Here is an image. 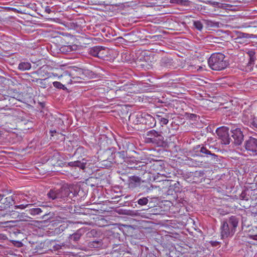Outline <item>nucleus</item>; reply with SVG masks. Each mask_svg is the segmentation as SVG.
Here are the masks:
<instances>
[{
    "mask_svg": "<svg viewBox=\"0 0 257 257\" xmlns=\"http://www.w3.org/2000/svg\"><path fill=\"white\" fill-rule=\"evenodd\" d=\"M238 219L236 217L232 216L221 221L220 234L222 238L231 237L234 234L238 226Z\"/></svg>",
    "mask_w": 257,
    "mask_h": 257,
    "instance_id": "nucleus-1",
    "label": "nucleus"
},
{
    "mask_svg": "<svg viewBox=\"0 0 257 257\" xmlns=\"http://www.w3.org/2000/svg\"><path fill=\"white\" fill-rule=\"evenodd\" d=\"M208 63L212 70L216 71L223 70L228 65L224 55L221 53L212 54L208 60Z\"/></svg>",
    "mask_w": 257,
    "mask_h": 257,
    "instance_id": "nucleus-2",
    "label": "nucleus"
},
{
    "mask_svg": "<svg viewBox=\"0 0 257 257\" xmlns=\"http://www.w3.org/2000/svg\"><path fill=\"white\" fill-rule=\"evenodd\" d=\"M147 139L149 140L148 142L161 145L164 142V137L160 132L154 130L148 131L146 134Z\"/></svg>",
    "mask_w": 257,
    "mask_h": 257,
    "instance_id": "nucleus-3",
    "label": "nucleus"
},
{
    "mask_svg": "<svg viewBox=\"0 0 257 257\" xmlns=\"http://www.w3.org/2000/svg\"><path fill=\"white\" fill-rule=\"evenodd\" d=\"M244 147L247 152L252 156L257 155V139L250 137L245 142Z\"/></svg>",
    "mask_w": 257,
    "mask_h": 257,
    "instance_id": "nucleus-4",
    "label": "nucleus"
},
{
    "mask_svg": "<svg viewBox=\"0 0 257 257\" xmlns=\"http://www.w3.org/2000/svg\"><path fill=\"white\" fill-rule=\"evenodd\" d=\"M137 118L140 119V120H137V122H140L141 123H144L150 127H154L156 125L155 118L149 114L144 113L139 116L137 115Z\"/></svg>",
    "mask_w": 257,
    "mask_h": 257,
    "instance_id": "nucleus-5",
    "label": "nucleus"
},
{
    "mask_svg": "<svg viewBox=\"0 0 257 257\" xmlns=\"http://www.w3.org/2000/svg\"><path fill=\"white\" fill-rule=\"evenodd\" d=\"M230 131L232 134L231 136L234 139V143L237 145H240L243 139V135L240 128L233 126L231 128Z\"/></svg>",
    "mask_w": 257,
    "mask_h": 257,
    "instance_id": "nucleus-6",
    "label": "nucleus"
},
{
    "mask_svg": "<svg viewBox=\"0 0 257 257\" xmlns=\"http://www.w3.org/2000/svg\"><path fill=\"white\" fill-rule=\"evenodd\" d=\"M242 121L247 124L252 125L257 128V117H252V115L244 112L242 116Z\"/></svg>",
    "mask_w": 257,
    "mask_h": 257,
    "instance_id": "nucleus-7",
    "label": "nucleus"
},
{
    "mask_svg": "<svg viewBox=\"0 0 257 257\" xmlns=\"http://www.w3.org/2000/svg\"><path fill=\"white\" fill-rule=\"evenodd\" d=\"M104 49L100 46H96L91 48L89 50V54L94 57L103 58Z\"/></svg>",
    "mask_w": 257,
    "mask_h": 257,
    "instance_id": "nucleus-8",
    "label": "nucleus"
},
{
    "mask_svg": "<svg viewBox=\"0 0 257 257\" xmlns=\"http://www.w3.org/2000/svg\"><path fill=\"white\" fill-rule=\"evenodd\" d=\"M48 197L52 200L61 199L64 197L60 190H51L47 194Z\"/></svg>",
    "mask_w": 257,
    "mask_h": 257,
    "instance_id": "nucleus-9",
    "label": "nucleus"
},
{
    "mask_svg": "<svg viewBox=\"0 0 257 257\" xmlns=\"http://www.w3.org/2000/svg\"><path fill=\"white\" fill-rule=\"evenodd\" d=\"M84 160H83L84 161ZM86 162H80L78 161L70 162L68 163V166L71 167H78L80 169H84L85 168Z\"/></svg>",
    "mask_w": 257,
    "mask_h": 257,
    "instance_id": "nucleus-10",
    "label": "nucleus"
},
{
    "mask_svg": "<svg viewBox=\"0 0 257 257\" xmlns=\"http://www.w3.org/2000/svg\"><path fill=\"white\" fill-rule=\"evenodd\" d=\"M203 22L207 27L218 28L219 27V23L217 22L210 20H203Z\"/></svg>",
    "mask_w": 257,
    "mask_h": 257,
    "instance_id": "nucleus-11",
    "label": "nucleus"
},
{
    "mask_svg": "<svg viewBox=\"0 0 257 257\" xmlns=\"http://www.w3.org/2000/svg\"><path fill=\"white\" fill-rule=\"evenodd\" d=\"M196 150L197 152H199L200 153H202V154H205V155H210L211 156H215V155L214 154H212L210 152V151H209L208 150H207V149L206 147H200V146H198L196 148Z\"/></svg>",
    "mask_w": 257,
    "mask_h": 257,
    "instance_id": "nucleus-12",
    "label": "nucleus"
},
{
    "mask_svg": "<svg viewBox=\"0 0 257 257\" xmlns=\"http://www.w3.org/2000/svg\"><path fill=\"white\" fill-rule=\"evenodd\" d=\"M31 68V64L29 62H23L19 64L18 68L21 71L30 70Z\"/></svg>",
    "mask_w": 257,
    "mask_h": 257,
    "instance_id": "nucleus-13",
    "label": "nucleus"
},
{
    "mask_svg": "<svg viewBox=\"0 0 257 257\" xmlns=\"http://www.w3.org/2000/svg\"><path fill=\"white\" fill-rule=\"evenodd\" d=\"M225 133H228V129L225 126L218 128L216 130L217 135L219 139L222 138L224 135L225 136Z\"/></svg>",
    "mask_w": 257,
    "mask_h": 257,
    "instance_id": "nucleus-14",
    "label": "nucleus"
},
{
    "mask_svg": "<svg viewBox=\"0 0 257 257\" xmlns=\"http://www.w3.org/2000/svg\"><path fill=\"white\" fill-rule=\"evenodd\" d=\"M13 201L14 200L12 196L6 197L5 199V200L3 202L4 206H0V207L1 208H6L7 207H9L10 205H12Z\"/></svg>",
    "mask_w": 257,
    "mask_h": 257,
    "instance_id": "nucleus-15",
    "label": "nucleus"
},
{
    "mask_svg": "<svg viewBox=\"0 0 257 257\" xmlns=\"http://www.w3.org/2000/svg\"><path fill=\"white\" fill-rule=\"evenodd\" d=\"M134 87V85L131 83H125L123 85L119 87V90L131 92V90Z\"/></svg>",
    "mask_w": 257,
    "mask_h": 257,
    "instance_id": "nucleus-16",
    "label": "nucleus"
},
{
    "mask_svg": "<svg viewBox=\"0 0 257 257\" xmlns=\"http://www.w3.org/2000/svg\"><path fill=\"white\" fill-rule=\"evenodd\" d=\"M221 140L222 144L224 145H228L230 143V138L229 137L228 133H225V136L220 139Z\"/></svg>",
    "mask_w": 257,
    "mask_h": 257,
    "instance_id": "nucleus-17",
    "label": "nucleus"
},
{
    "mask_svg": "<svg viewBox=\"0 0 257 257\" xmlns=\"http://www.w3.org/2000/svg\"><path fill=\"white\" fill-rule=\"evenodd\" d=\"M208 3L213 6H217L219 8H226L229 5L225 4H220L216 2L209 1Z\"/></svg>",
    "mask_w": 257,
    "mask_h": 257,
    "instance_id": "nucleus-18",
    "label": "nucleus"
},
{
    "mask_svg": "<svg viewBox=\"0 0 257 257\" xmlns=\"http://www.w3.org/2000/svg\"><path fill=\"white\" fill-rule=\"evenodd\" d=\"M203 23L200 21H195L193 22V25L195 28L199 31H201L203 29Z\"/></svg>",
    "mask_w": 257,
    "mask_h": 257,
    "instance_id": "nucleus-19",
    "label": "nucleus"
},
{
    "mask_svg": "<svg viewBox=\"0 0 257 257\" xmlns=\"http://www.w3.org/2000/svg\"><path fill=\"white\" fill-rule=\"evenodd\" d=\"M77 46L76 45L73 46H65L62 48L63 51H66L67 52H71L76 49Z\"/></svg>",
    "mask_w": 257,
    "mask_h": 257,
    "instance_id": "nucleus-20",
    "label": "nucleus"
},
{
    "mask_svg": "<svg viewBox=\"0 0 257 257\" xmlns=\"http://www.w3.org/2000/svg\"><path fill=\"white\" fill-rule=\"evenodd\" d=\"M42 212V210L40 208H32L30 210V213L33 215L40 214Z\"/></svg>",
    "mask_w": 257,
    "mask_h": 257,
    "instance_id": "nucleus-21",
    "label": "nucleus"
},
{
    "mask_svg": "<svg viewBox=\"0 0 257 257\" xmlns=\"http://www.w3.org/2000/svg\"><path fill=\"white\" fill-rule=\"evenodd\" d=\"M148 199L146 197H143L142 198L139 199L137 202L140 205H147L148 203Z\"/></svg>",
    "mask_w": 257,
    "mask_h": 257,
    "instance_id": "nucleus-22",
    "label": "nucleus"
},
{
    "mask_svg": "<svg viewBox=\"0 0 257 257\" xmlns=\"http://www.w3.org/2000/svg\"><path fill=\"white\" fill-rule=\"evenodd\" d=\"M17 221L15 220L0 222V225L3 227H11V225H10L11 223H15Z\"/></svg>",
    "mask_w": 257,
    "mask_h": 257,
    "instance_id": "nucleus-23",
    "label": "nucleus"
},
{
    "mask_svg": "<svg viewBox=\"0 0 257 257\" xmlns=\"http://www.w3.org/2000/svg\"><path fill=\"white\" fill-rule=\"evenodd\" d=\"M53 86L57 88L64 89L65 88L64 85L58 81L54 82L53 83Z\"/></svg>",
    "mask_w": 257,
    "mask_h": 257,
    "instance_id": "nucleus-24",
    "label": "nucleus"
},
{
    "mask_svg": "<svg viewBox=\"0 0 257 257\" xmlns=\"http://www.w3.org/2000/svg\"><path fill=\"white\" fill-rule=\"evenodd\" d=\"M191 2L188 0H180L179 1V5L183 6H189Z\"/></svg>",
    "mask_w": 257,
    "mask_h": 257,
    "instance_id": "nucleus-25",
    "label": "nucleus"
},
{
    "mask_svg": "<svg viewBox=\"0 0 257 257\" xmlns=\"http://www.w3.org/2000/svg\"><path fill=\"white\" fill-rule=\"evenodd\" d=\"M80 234L78 233H74L71 237V239L74 241H77L80 237Z\"/></svg>",
    "mask_w": 257,
    "mask_h": 257,
    "instance_id": "nucleus-26",
    "label": "nucleus"
},
{
    "mask_svg": "<svg viewBox=\"0 0 257 257\" xmlns=\"http://www.w3.org/2000/svg\"><path fill=\"white\" fill-rule=\"evenodd\" d=\"M159 121L162 125H166L168 123L169 120L167 118L161 117V118H159Z\"/></svg>",
    "mask_w": 257,
    "mask_h": 257,
    "instance_id": "nucleus-27",
    "label": "nucleus"
},
{
    "mask_svg": "<svg viewBox=\"0 0 257 257\" xmlns=\"http://www.w3.org/2000/svg\"><path fill=\"white\" fill-rule=\"evenodd\" d=\"M29 205L30 204H26V205L21 204V205H16V206H15V209H24L26 208L27 207H28Z\"/></svg>",
    "mask_w": 257,
    "mask_h": 257,
    "instance_id": "nucleus-28",
    "label": "nucleus"
},
{
    "mask_svg": "<svg viewBox=\"0 0 257 257\" xmlns=\"http://www.w3.org/2000/svg\"><path fill=\"white\" fill-rule=\"evenodd\" d=\"M10 216H12L13 218H16L19 216V213L15 211H12L10 213Z\"/></svg>",
    "mask_w": 257,
    "mask_h": 257,
    "instance_id": "nucleus-29",
    "label": "nucleus"
},
{
    "mask_svg": "<svg viewBox=\"0 0 257 257\" xmlns=\"http://www.w3.org/2000/svg\"><path fill=\"white\" fill-rule=\"evenodd\" d=\"M254 59L253 58H250V61L248 62L247 65L248 69H249L250 70L251 69V67L253 64Z\"/></svg>",
    "mask_w": 257,
    "mask_h": 257,
    "instance_id": "nucleus-30",
    "label": "nucleus"
},
{
    "mask_svg": "<svg viewBox=\"0 0 257 257\" xmlns=\"http://www.w3.org/2000/svg\"><path fill=\"white\" fill-rule=\"evenodd\" d=\"M7 238V237L6 235L4 234L0 233V239L5 240Z\"/></svg>",
    "mask_w": 257,
    "mask_h": 257,
    "instance_id": "nucleus-31",
    "label": "nucleus"
},
{
    "mask_svg": "<svg viewBox=\"0 0 257 257\" xmlns=\"http://www.w3.org/2000/svg\"><path fill=\"white\" fill-rule=\"evenodd\" d=\"M180 0H170V3L172 4H176L179 5Z\"/></svg>",
    "mask_w": 257,
    "mask_h": 257,
    "instance_id": "nucleus-32",
    "label": "nucleus"
},
{
    "mask_svg": "<svg viewBox=\"0 0 257 257\" xmlns=\"http://www.w3.org/2000/svg\"><path fill=\"white\" fill-rule=\"evenodd\" d=\"M14 98H16L17 99L20 100V97H21V96L20 94H17V96H16L15 95L13 97Z\"/></svg>",
    "mask_w": 257,
    "mask_h": 257,
    "instance_id": "nucleus-33",
    "label": "nucleus"
},
{
    "mask_svg": "<svg viewBox=\"0 0 257 257\" xmlns=\"http://www.w3.org/2000/svg\"><path fill=\"white\" fill-rule=\"evenodd\" d=\"M118 154L120 156H123L124 155V152H119Z\"/></svg>",
    "mask_w": 257,
    "mask_h": 257,
    "instance_id": "nucleus-34",
    "label": "nucleus"
},
{
    "mask_svg": "<svg viewBox=\"0 0 257 257\" xmlns=\"http://www.w3.org/2000/svg\"><path fill=\"white\" fill-rule=\"evenodd\" d=\"M161 117H162L161 115H159V114H157L156 115V118L158 119V120L159 121V118H161Z\"/></svg>",
    "mask_w": 257,
    "mask_h": 257,
    "instance_id": "nucleus-35",
    "label": "nucleus"
},
{
    "mask_svg": "<svg viewBox=\"0 0 257 257\" xmlns=\"http://www.w3.org/2000/svg\"><path fill=\"white\" fill-rule=\"evenodd\" d=\"M46 80V79H43V80H41L40 84H42L43 83V82L45 81Z\"/></svg>",
    "mask_w": 257,
    "mask_h": 257,
    "instance_id": "nucleus-36",
    "label": "nucleus"
},
{
    "mask_svg": "<svg viewBox=\"0 0 257 257\" xmlns=\"http://www.w3.org/2000/svg\"><path fill=\"white\" fill-rule=\"evenodd\" d=\"M243 37H245V38H248L247 36L248 35V34H243Z\"/></svg>",
    "mask_w": 257,
    "mask_h": 257,
    "instance_id": "nucleus-37",
    "label": "nucleus"
},
{
    "mask_svg": "<svg viewBox=\"0 0 257 257\" xmlns=\"http://www.w3.org/2000/svg\"><path fill=\"white\" fill-rule=\"evenodd\" d=\"M4 197L3 195L0 194V200H2Z\"/></svg>",
    "mask_w": 257,
    "mask_h": 257,
    "instance_id": "nucleus-38",
    "label": "nucleus"
}]
</instances>
